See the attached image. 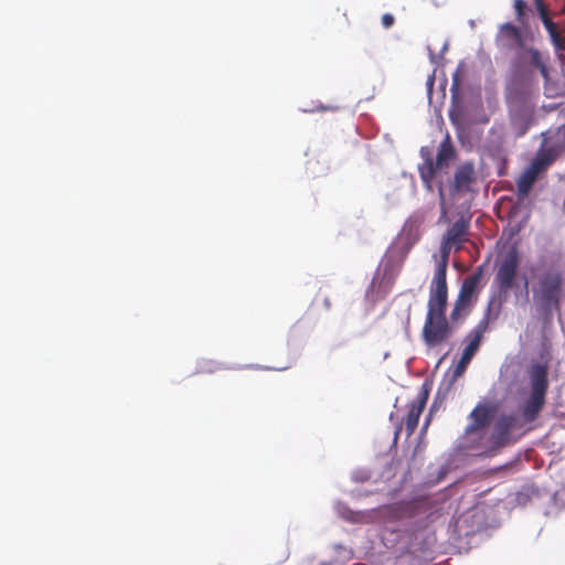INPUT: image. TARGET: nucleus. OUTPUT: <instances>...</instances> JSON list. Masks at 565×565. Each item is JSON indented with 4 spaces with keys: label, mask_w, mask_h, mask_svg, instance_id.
<instances>
[{
    "label": "nucleus",
    "mask_w": 565,
    "mask_h": 565,
    "mask_svg": "<svg viewBox=\"0 0 565 565\" xmlns=\"http://www.w3.org/2000/svg\"><path fill=\"white\" fill-rule=\"evenodd\" d=\"M530 395L521 406V415L511 413L502 414L495 420L490 440L498 448L512 441V434L523 429L525 424L534 422L546 403L548 391V366L543 363H534L527 369Z\"/></svg>",
    "instance_id": "obj_1"
},
{
    "label": "nucleus",
    "mask_w": 565,
    "mask_h": 565,
    "mask_svg": "<svg viewBox=\"0 0 565 565\" xmlns=\"http://www.w3.org/2000/svg\"><path fill=\"white\" fill-rule=\"evenodd\" d=\"M531 290L536 311L548 321L561 312L564 299L565 273L556 264L540 262L530 267Z\"/></svg>",
    "instance_id": "obj_2"
},
{
    "label": "nucleus",
    "mask_w": 565,
    "mask_h": 565,
    "mask_svg": "<svg viewBox=\"0 0 565 565\" xmlns=\"http://www.w3.org/2000/svg\"><path fill=\"white\" fill-rule=\"evenodd\" d=\"M447 303L448 289L429 288L423 339L430 348L447 341L452 332L446 318Z\"/></svg>",
    "instance_id": "obj_3"
},
{
    "label": "nucleus",
    "mask_w": 565,
    "mask_h": 565,
    "mask_svg": "<svg viewBox=\"0 0 565 565\" xmlns=\"http://www.w3.org/2000/svg\"><path fill=\"white\" fill-rule=\"evenodd\" d=\"M520 266V256L516 248L512 247L501 258L493 278V284L498 288V296L490 297L487 308L499 309L501 315L502 307L508 299L510 290L515 285L518 270Z\"/></svg>",
    "instance_id": "obj_4"
},
{
    "label": "nucleus",
    "mask_w": 565,
    "mask_h": 565,
    "mask_svg": "<svg viewBox=\"0 0 565 565\" xmlns=\"http://www.w3.org/2000/svg\"><path fill=\"white\" fill-rule=\"evenodd\" d=\"M419 153L423 159V163L418 166L419 177L425 188L428 191H431L433 182L436 179L437 173L447 169L456 158V149L450 137L447 135L438 147L435 160L434 152L430 147H422Z\"/></svg>",
    "instance_id": "obj_5"
},
{
    "label": "nucleus",
    "mask_w": 565,
    "mask_h": 565,
    "mask_svg": "<svg viewBox=\"0 0 565 565\" xmlns=\"http://www.w3.org/2000/svg\"><path fill=\"white\" fill-rule=\"evenodd\" d=\"M550 55L542 53L537 49L526 46L525 44L515 53L514 66L519 70H529L530 72L537 71L545 81V94L547 97H553L555 94L553 88L548 85Z\"/></svg>",
    "instance_id": "obj_6"
},
{
    "label": "nucleus",
    "mask_w": 565,
    "mask_h": 565,
    "mask_svg": "<svg viewBox=\"0 0 565 565\" xmlns=\"http://www.w3.org/2000/svg\"><path fill=\"white\" fill-rule=\"evenodd\" d=\"M498 411V402L491 399L480 401L468 416L470 423L465 428V435L471 436L487 430L493 422Z\"/></svg>",
    "instance_id": "obj_7"
},
{
    "label": "nucleus",
    "mask_w": 565,
    "mask_h": 565,
    "mask_svg": "<svg viewBox=\"0 0 565 565\" xmlns=\"http://www.w3.org/2000/svg\"><path fill=\"white\" fill-rule=\"evenodd\" d=\"M499 318V309L493 310L492 307L486 308L482 319L466 335L467 344L462 351V355L472 359L479 350L483 335L489 329L490 322Z\"/></svg>",
    "instance_id": "obj_8"
},
{
    "label": "nucleus",
    "mask_w": 565,
    "mask_h": 565,
    "mask_svg": "<svg viewBox=\"0 0 565 565\" xmlns=\"http://www.w3.org/2000/svg\"><path fill=\"white\" fill-rule=\"evenodd\" d=\"M564 149L565 146L550 145L548 141L545 140V143L536 152L527 169L540 177L541 173L545 172L553 164Z\"/></svg>",
    "instance_id": "obj_9"
},
{
    "label": "nucleus",
    "mask_w": 565,
    "mask_h": 565,
    "mask_svg": "<svg viewBox=\"0 0 565 565\" xmlns=\"http://www.w3.org/2000/svg\"><path fill=\"white\" fill-rule=\"evenodd\" d=\"M476 181L475 168L471 162L460 164L454 175V181L449 186V194L456 196L457 194H465L471 190V185Z\"/></svg>",
    "instance_id": "obj_10"
},
{
    "label": "nucleus",
    "mask_w": 565,
    "mask_h": 565,
    "mask_svg": "<svg viewBox=\"0 0 565 565\" xmlns=\"http://www.w3.org/2000/svg\"><path fill=\"white\" fill-rule=\"evenodd\" d=\"M495 42L501 47L515 50L516 52L524 45L520 29L510 22L500 25Z\"/></svg>",
    "instance_id": "obj_11"
},
{
    "label": "nucleus",
    "mask_w": 565,
    "mask_h": 565,
    "mask_svg": "<svg viewBox=\"0 0 565 565\" xmlns=\"http://www.w3.org/2000/svg\"><path fill=\"white\" fill-rule=\"evenodd\" d=\"M452 247L455 248V245L448 243V241L444 238L440 249L441 255L440 258L436 262V268L429 288L448 289L446 277L448 258Z\"/></svg>",
    "instance_id": "obj_12"
},
{
    "label": "nucleus",
    "mask_w": 565,
    "mask_h": 565,
    "mask_svg": "<svg viewBox=\"0 0 565 565\" xmlns=\"http://www.w3.org/2000/svg\"><path fill=\"white\" fill-rule=\"evenodd\" d=\"M482 276H483L482 267H478L475 273L467 276L462 281L458 297H460L465 300H469L472 303H475L478 299V289H479V285L482 279Z\"/></svg>",
    "instance_id": "obj_13"
},
{
    "label": "nucleus",
    "mask_w": 565,
    "mask_h": 565,
    "mask_svg": "<svg viewBox=\"0 0 565 565\" xmlns=\"http://www.w3.org/2000/svg\"><path fill=\"white\" fill-rule=\"evenodd\" d=\"M469 224L463 218L456 221L446 232L444 238L455 245V250L461 249L462 243L467 241Z\"/></svg>",
    "instance_id": "obj_14"
},
{
    "label": "nucleus",
    "mask_w": 565,
    "mask_h": 565,
    "mask_svg": "<svg viewBox=\"0 0 565 565\" xmlns=\"http://www.w3.org/2000/svg\"><path fill=\"white\" fill-rule=\"evenodd\" d=\"M425 405H426V397L418 398L417 401H415L414 403L411 404L409 411H408V414H407L406 420H405L406 430H407L408 435H412L415 431V429L418 425L419 417L425 408Z\"/></svg>",
    "instance_id": "obj_15"
},
{
    "label": "nucleus",
    "mask_w": 565,
    "mask_h": 565,
    "mask_svg": "<svg viewBox=\"0 0 565 565\" xmlns=\"http://www.w3.org/2000/svg\"><path fill=\"white\" fill-rule=\"evenodd\" d=\"M539 175L533 173L527 168L521 173L516 181V189H518V198L523 200L529 195L531 192L535 181L537 180Z\"/></svg>",
    "instance_id": "obj_16"
},
{
    "label": "nucleus",
    "mask_w": 565,
    "mask_h": 565,
    "mask_svg": "<svg viewBox=\"0 0 565 565\" xmlns=\"http://www.w3.org/2000/svg\"><path fill=\"white\" fill-rule=\"evenodd\" d=\"M473 303L469 300H465L460 297H457L454 308L450 313V319L452 322H458L463 320L471 312Z\"/></svg>",
    "instance_id": "obj_17"
},
{
    "label": "nucleus",
    "mask_w": 565,
    "mask_h": 565,
    "mask_svg": "<svg viewBox=\"0 0 565 565\" xmlns=\"http://www.w3.org/2000/svg\"><path fill=\"white\" fill-rule=\"evenodd\" d=\"M541 20H542L545 29L547 30L550 38H551L553 44L555 45V47L557 50H563L564 49L563 39L559 34L556 23L553 22V20L550 18V15L543 17V19H541Z\"/></svg>",
    "instance_id": "obj_18"
},
{
    "label": "nucleus",
    "mask_w": 565,
    "mask_h": 565,
    "mask_svg": "<svg viewBox=\"0 0 565 565\" xmlns=\"http://www.w3.org/2000/svg\"><path fill=\"white\" fill-rule=\"evenodd\" d=\"M471 360L472 359L467 358L466 355L461 354V356H460V359H459V361H458V363L455 366L454 372H452V380L454 381L457 380L458 377H460L465 373V371H466V369L469 365Z\"/></svg>",
    "instance_id": "obj_19"
},
{
    "label": "nucleus",
    "mask_w": 565,
    "mask_h": 565,
    "mask_svg": "<svg viewBox=\"0 0 565 565\" xmlns=\"http://www.w3.org/2000/svg\"><path fill=\"white\" fill-rule=\"evenodd\" d=\"M461 76H462V71L460 67H458L456 70V72L452 74V84H451V88H450L452 95L457 94L459 90V87L461 84Z\"/></svg>",
    "instance_id": "obj_20"
},
{
    "label": "nucleus",
    "mask_w": 565,
    "mask_h": 565,
    "mask_svg": "<svg viewBox=\"0 0 565 565\" xmlns=\"http://www.w3.org/2000/svg\"><path fill=\"white\" fill-rule=\"evenodd\" d=\"M514 9L518 20L521 22L525 15L526 3L524 0H514Z\"/></svg>",
    "instance_id": "obj_21"
},
{
    "label": "nucleus",
    "mask_w": 565,
    "mask_h": 565,
    "mask_svg": "<svg viewBox=\"0 0 565 565\" xmlns=\"http://www.w3.org/2000/svg\"><path fill=\"white\" fill-rule=\"evenodd\" d=\"M535 7L537 10V13L540 15V19H543V17H548V10L546 4L544 3V0H534Z\"/></svg>",
    "instance_id": "obj_22"
},
{
    "label": "nucleus",
    "mask_w": 565,
    "mask_h": 565,
    "mask_svg": "<svg viewBox=\"0 0 565 565\" xmlns=\"http://www.w3.org/2000/svg\"><path fill=\"white\" fill-rule=\"evenodd\" d=\"M438 194H439L441 203L444 204V201H445V188H444L443 182H440L438 184Z\"/></svg>",
    "instance_id": "obj_23"
},
{
    "label": "nucleus",
    "mask_w": 565,
    "mask_h": 565,
    "mask_svg": "<svg viewBox=\"0 0 565 565\" xmlns=\"http://www.w3.org/2000/svg\"><path fill=\"white\" fill-rule=\"evenodd\" d=\"M556 2H558V3H559V6H561V10H562L563 12H565V0H556Z\"/></svg>",
    "instance_id": "obj_24"
},
{
    "label": "nucleus",
    "mask_w": 565,
    "mask_h": 565,
    "mask_svg": "<svg viewBox=\"0 0 565 565\" xmlns=\"http://www.w3.org/2000/svg\"><path fill=\"white\" fill-rule=\"evenodd\" d=\"M390 23H391V25L394 23V19H393V17H392V15H391Z\"/></svg>",
    "instance_id": "obj_25"
},
{
    "label": "nucleus",
    "mask_w": 565,
    "mask_h": 565,
    "mask_svg": "<svg viewBox=\"0 0 565 565\" xmlns=\"http://www.w3.org/2000/svg\"><path fill=\"white\" fill-rule=\"evenodd\" d=\"M397 435H398V430H397V431H395V438H394V441H396V439H397Z\"/></svg>",
    "instance_id": "obj_26"
}]
</instances>
